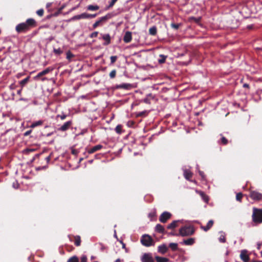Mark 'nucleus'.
Wrapping results in <instances>:
<instances>
[{"mask_svg": "<svg viewBox=\"0 0 262 262\" xmlns=\"http://www.w3.org/2000/svg\"><path fill=\"white\" fill-rule=\"evenodd\" d=\"M116 74H117V71L115 69L113 70L110 73V74H109L110 78L113 79V78H115V77L116 76Z\"/></svg>", "mask_w": 262, "mask_h": 262, "instance_id": "nucleus-33", "label": "nucleus"}, {"mask_svg": "<svg viewBox=\"0 0 262 262\" xmlns=\"http://www.w3.org/2000/svg\"><path fill=\"white\" fill-rule=\"evenodd\" d=\"M146 114V112L143 111V112H139V113H138L137 115V117H141V116H145Z\"/></svg>", "mask_w": 262, "mask_h": 262, "instance_id": "nucleus-47", "label": "nucleus"}, {"mask_svg": "<svg viewBox=\"0 0 262 262\" xmlns=\"http://www.w3.org/2000/svg\"><path fill=\"white\" fill-rule=\"evenodd\" d=\"M195 230L192 226H184L179 229V234L181 236H188L192 235L194 233Z\"/></svg>", "mask_w": 262, "mask_h": 262, "instance_id": "nucleus-3", "label": "nucleus"}, {"mask_svg": "<svg viewBox=\"0 0 262 262\" xmlns=\"http://www.w3.org/2000/svg\"><path fill=\"white\" fill-rule=\"evenodd\" d=\"M31 130H28V131L26 132L24 134V135H25V136H28V135H29L30 134V133H31Z\"/></svg>", "mask_w": 262, "mask_h": 262, "instance_id": "nucleus-59", "label": "nucleus"}, {"mask_svg": "<svg viewBox=\"0 0 262 262\" xmlns=\"http://www.w3.org/2000/svg\"><path fill=\"white\" fill-rule=\"evenodd\" d=\"M155 231L159 233L165 234L167 231L165 230L163 226L161 224H157L155 227Z\"/></svg>", "mask_w": 262, "mask_h": 262, "instance_id": "nucleus-13", "label": "nucleus"}, {"mask_svg": "<svg viewBox=\"0 0 262 262\" xmlns=\"http://www.w3.org/2000/svg\"><path fill=\"white\" fill-rule=\"evenodd\" d=\"M155 259L157 262H168L169 259L166 257H160L159 256H156L155 257Z\"/></svg>", "mask_w": 262, "mask_h": 262, "instance_id": "nucleus-23", "label": "nucleus"}, {"mask_svg": "<svg viewBox=\"0 0 262 262\" xmlns=\"http://www.w3.org/2000/svg\"><path fill=\"white\" fill-rule=\"evenodd\" d=\"M252 221L256 224L262 223V209L253 208Z\"/></svg>", "mask_w": 262, "mask_h": 262, "instance_id": "nucleus-2", "label": "nucleus"}, {"mask_svg": "<svg viewBox=\"0 0 262 262\" xmlns=\"http://www.w3.org/2000/svg\"><path fill=\"white\" fill-rule=\"evenodd\" d=\"M50 160H51V156H48L46 158V160L47 161V163L49 162Z\"/></svg>", "mask_w": 262, "mask_h": 262, "instance_id": "nucleus-56", "label": "nucleus"}, {"mask_svg": "<svg viewBox=\"0 0 262 262\" xmlns=\"http://www.w3.org/2000/svg\"><path fill=\"white\" fill-rule=\"evenodd\" d=\"M243 196V193L241 192H239L236 194V199L237 201L241 202Z\"/></svg>", "mask_w": 262, "mask_h": 262, "instance_id": "nucleus-35", "label": "nucleus"}, {"mask_svg": "<svg viewBox=\"0 0 262 262\" xmlns=\"http://www.w3.org/2000/svg\"><path fill=\"white\" fill-rule=\"evenodd\" d=\"M74 56V55L70 51L67 52V59L69 60H70Z\"/></svg>", "mask_w": 262, "mask_h": 262, "instance_id": "nucleus-38", "label": "nucleus"}, {"mask_svg": "<svg viewBox=\"0 0 262 262\" xmlns=\"http://www.w3.org/2000/svg\"><path fill=\"white\" fill-rule=\"evenodd\" d=\"M81 262H87V257L85 255H83L81 257Z\"/></svg>", "mask_w": 262, "mask_h": 262, "instance_id": "nucleus-49", "label": "nucleus"}, {"mask_svg": "<svg viewBox=\"0 0 262 262\" xmlns=\"http://www.w3.org/2000/svg\"><path fill=\"white\" fill-rule=\"evenodd\" d=\"M171 214L168 212L165 211L163 212L159 217V221L162 223H165L170 219Z\"/></svg>", "mask_w": 262, "mask_h": 262, "instance_id": "nucleus-7", "label": "nucleus"}, {"mask_svg": "<svg viewBox=\"0 0 262 262\" xmlns=\"http://www.w3.org/2000/svg\"><path fill=\"white\" fill-rule=\"evenodd\" d=\"M63 8H64V6H62L61 7H60L59 9V12H61V11L63 10Z\"/></svg>", "mask_w": 262, "mask_h": 262, "instance_id": "nucleus-62", "label": "nucleus"}, {"mask_svg": "<svg viewBox=\"0 0 262 262\" xmlns=\"http://www.w3.org/2000/svg\"><path fill=\"white\" fill-rule=\"evenodd\" d=\"M111 59V64H113L117 60V56H112L110 57Z\"/></svg>", "mask_w": 262, "mask_h": 262, "instance_id": "nucleus-39", "label": "nucleus"}, {"mask_svg": "<svg viewBox=\"0 0 262 262\" xmlns=\"http://www.w3.org/2000/svg\"><path fill=\"white\" fill-rule=\"evenodd\" d=\"M16 85L14 83H12L10 85V88L11 90H14L16 88Z\"/></svg>", "mask_w": 262, "mask_h": 262, "instance_id": "nucleus-55", "label": "nucleus"}, {"mask_svg": "<svg viewBox=\"0 0 262 262\" xmlns=\"http://www.w3.org/2000/svg\"><path fill=\"white\" fill-rule=\"evenodd\" d=\"M118 0H112L109 4L108 8L112 7Z\"/></svg>", "mask_w": 262, "mask_h": 262, "instance_id": "nucleus-48", "label": "nucleus"}, {"mask_svg": "<svg viewBox=\"0 0 262 262\" xmlns=\"http://www.w3.org/2000/svg\"><path fill=\"white\" fill-rule=\"evenodd\" d=\"M99 9V7L97 5H89L87 7V9L90 11H96Z\"/></svg>", "mask_w": 262, "mask_h": 262, "instance_id": "nucleus-28", "label": "nucleus"}, {"mask_svg": "<svg viewBox=\"0 0 262 262\" xmlns=\"http://www.w3.org/2000/svg\"><path fill=\"white\" fill-rule=\"evenodd\" d=\"M169 247L172 249V250L176 251L178 249V244L177 243H171L169 244Z\"/></svg>", "mask_w": 262, "mask_h": 262, "instance_id": "nucleus-32", "label": "nucleus"}, {"mask_svg": "<svg viewBox=\"0 0 262 262\" xmlns=\"http://www.w3.org/2000/svg\"><path fill=\"white\" fill-rule=\"evenodd\" d=\"M111 18V15L107 14L105 16L100 17L98 20H97L93 25V28L95 29L98 26L101 25L102 23L105 22L107 20Z\"/></svg>", "mask_w": 262, "mask_h": 262, "instance_id": "nucleus-6", "label": "nucleus"}, {"mask_svg": "<svg viewBox=\"0 0 262 262\" xmlns=\"http://www.w3.org/2000/svg\"><path fill=\"white\" fill-rule=\"evenodd\" d=\"M214 224V222L213 220H211L209 221V222L207 223V225L205 226H201V228L203 229L205 231H207L209 229H211V228L213 226Z\"/></svg>", "mask_w": 262, "mask_h": 262, "instance_id": "nucleus-14", "label": "nucleus"}, {"mask_svg": "<svg viewBox=\"0 0 262 262\" xmlns=\"http://www.w3.org/2000/svg\"><path fill=\"white\" fill-rule=\"evenodd\" d=\"M30 77L28 76L26 78L19 81V84L23 87L29 80Z\"/></svg>", "mask_w": 262, "mask_h": 262, "instance_id": "nucleus-30", "label": "nucleus"}, {"mask_svg": "<svg viewBox=\"0 0 262 262\" xmlns=\"http://www.w3.org/2000/svg\"><path fill=\"white\" fill-rule=\"evenodd\" d=\"M220 241L222 243H225L226 242L225 237L224 236H221L220 238Z\"/></svg>", "mask_w": 262, "mask_h": 262, "instance_id": "nucleus-53", "label": "nucleus"}, {"mask_svg": "<svg viewBox=\"0 0 262 262\" xmlns=\"http://www.w3.org/2000/svg\"><path fill=\"white\" fill-rule=\"evenodd\" d=\"M250 197L253 200L259 201L262 199V194L256 191H251Z\"/></svg>", "mask_w": 262, "mask_h": 262, "instance_id": "nucleus-8", "label": "nucleus"}, {"mask_svg": "<svg viewBox=\"0 0 262 262\" xmlns=\"http://www.w3.org/2000/svg\"><path fill=\"white\" fill-rule=\"evenodd\" d=\"M74 237L75 239V242H74L75 245L77 247L80 246L81 245V242L80 236L79 235H76V236H74Z\"/></svg>", "mask_w": 262, "mask_h": 262, "instance_id": "nucleus-25", "label": "nucleus"}, {"mask_svg": "<svg viewBox=\"0 0 262 262\" xmlns=\"http://www.w3.org/2000/svg\"><path fill=\"white\" fill-rule=\"evenodd\" d=\"M243 87L245 88L249 89V85L248 83H244L243 84Z\"/></svg>", "mask_w": 262, "mask_h": 262, "instance_id": "nucleus-58", "label": "nucleus"}, {"mask_svg": "<svg viewBox=\"0 0 262 262\" xmlns=\"http://www.w3.org/2000/svg\"><path fill=\"white\" fill-rule=\"evenodd\" d=\"M80 19H85V13H83L79 15H75L71 18L72 20H75Z\"/></svg>", "mask_w": 262, "mask_h": 262, "instance_id": "nucleus-26", "label": "nucleus"}, {"mask_svg": "<svg viewBox=\"0 0 262 262\" xmlns=\"http://www.w3.org/2000/svg\"><path fill=\"white\" fill-rule=\"evenodd\" d=\"M43 121L42 120H38L37 121L33 122L31 125V127L34 128L38 126L42 125L43 124Z\"/></svg>", "mask_w": 262, "mask_h": 262, "instance_id": "nucleus-27", "label": "nucleus"}, {"mask_svg": "<svg viewBox=\"0 0 262 262\" xmlns=\"http://www.w3.org/2000/svg\"><path fill=\"white\" fill-rule=\"evenodd\" d=\"M199 174L201 176L203 179H205V174L203 171H199Z\"/></svg>", "mask_w": 262, "mask_h": 262, "instance_id": "nucleus-54", "label": "nucleus"}, {"mask_svg": "<svg viewBox=\"0 0 262 262\" xmlns=\"http://www.w3.org/2000/svg\"><path fill=\"white\" fill-rule=\"evenodd\" d=\"M46 168V167H45V166H43V167H40V166H39V167H36V169L37 170H41V169H44V168Z\"/></svg>", "mask_w": 262, "mask_h": 262, "instance_id": "nucleus-57", "label": "nucleus"}, {"mask_svg": "<svg viewBox=\"0 0 262 262\" xmlns=\"http://www.w3.org/2000/svg\"><path fill=\"white\" fill-rule=\"evenodd\" d=\"M120 259L119 258H118L115 261V262H120Z\"/></svg>", "mask_w": 262, "mask_h": 262, "instance_id": "nucleus-64", "label": "nucleus"}, {"mask_svg": "<svg viewBox=\"0 0 262 262\" xmlns=\"http://www.w3.org/2000/svg\"><path fill=\"white\" fill-rule=\"evenodd\" d=\"M57 117H59L62 120H63L66 118L67 115L64 114L61 115H58Z\"/></svg>", "mask_w": 262, "mask_h": 262, "instance_id": "nucleus-50", "label": "nucleus"}, {"mask_svg": "<svg viewBox=\"0 0 262 262\" xmlns=\"http://www.w3.org/2000/svg\"><path fill=\"white\" fill-rule=\"evenodd\" d=\"M71 152L73 155L76 156L78 154V151L76 149H72Z\"/></svg>", "mask_w": 262, "mask_h": 262, "instance_id": "nucleus-51", "label": "nucleus"}, {"mask_svg": "<svg viewBox=\"0 0 262 262\" xmlns=\"http://www.w3.org/2000/svg\"><path fill=\"white\" fill-rule=\"evenodd\" d=\"M146 96L149 98L150 101H151V100H152L155 98V96H153L151 94H149Z\"/></svg>", "mask_w": 262, "mask_h": 262, "instance_id": "nucleus-52", "label": "nucleus"}, {"mask_svg": "<svg viewBox=\"0 0 262 262\" xmlns=\"http://www.w3.org/2000/svg\"><path fill=\"white\" fill-rule=\"evenodd\" d=\"M117 88L118 89L129 90L132 88V85L129 83H122L117 85Z\"/></svg>", "mask_w": 262, "mask_h": 262, "instance_id": "nucleus-19", "label": "nucleus"}, {"mask_svg": "<svg viewBox=\"0 0 262 262\" xmlns=\"http://www.w3.org/2000/svg\"><path fill=\"white\" fill-rule=\"evenodd\" d=\"M198 192L200 195V196L202 197V198L204 200V201L206 203H208V202L209 201L208 196L203 191H199Z\"/></svg>", "mask_w": 262, "mask_h": 262, "instance_id": "nucleus-21", "label": "nucleus"}, {"mask_svg": "<svg viewBox=\"0 0 262 262\" xmlns=\"http://www.w3.org/2000/svg\"><path fill=\"white\" fill-rule=\"evenodd\" d=\"M54 52L56 54L60 55V54H61L62 53V51L60 48L54 49Z\"/></svg>", "mask_w": 262, "mask_h": 262, "instance_id": "nucleus-44", "label": "nucleus"}, {"mask_svg": "<svg viewBox=\"0 0 262 262\" xmlns=\"http://www.w3.org/2000/svg\"><path fill=\"white\" fill-rule=\"evenodd\" d=\"M72 124V121H67L65 122L60 128H59L58 130L62 132L66 131L70 128Z\"/></svg>", "mask_w": 262, "mask_h": 262, "instance_id": "nucleus-10", "label": "nucleus"}, {"mask_svg": "<svg viewBox=\"0 0 262 262\" xmlns=\"http://www.w3.org/2000/svg\"><path fill=\"white\" fill-rule=\"evenodd\" d=\"M191 19H194L196 22H199L200 20V18H196L195 17H192Z\"/></svg>", "mask_w": 262, "mask_h": 262, "instance_id": "nucleus-60", "label": "nucleus"}, {"mask_svg": "<svg viewBox=\"0 0 262 262\" xmlns=\"http://www.w3.org/2000/svg\"><path fill=\"white\" fill-rule=\"evenodd\" d=\"M194 243V239L193 238H189L183 241V244L186 245H192Z\"/></svg>", "mask_w": 262, "mask_h": 262, "instance_id": "nucleus-22", "label": "nucleus"}, {"mask_svg": "<svg viewBox=\"0 0 262 262\" xmlns=\"http://www.w3.org/2000/svg\"><path fill=\"white\" fill-rule=\"evenodd\" d=\"M167 250H168V248L166 247V246L165 245L160 246L158 247L159 252L162 254L165 253L167 251Z\"/></svg>", "mask_w": 262, "mask_h": 262, "instance_id": "nucleus-20", "label": "nucleus"}, {"mask_svg": "<svg viewBox=\"0 0 262 262\" xmlns=\"http://www.w3.org/2000/svg\"><path fill=\"white\" fill-rule=\"evenodd\" d=\"M135 124V122L132 120H129L127 122V125L129 127H134Z\"/></svg>", "mask_w": 262, "mask_h": 262, "instance_id": "nucleus-41", "label": "nucleus"}, {"mask_svg": "<svg viewBox=\"0 0 262 262\" xmlns=\"http://www.w3.org/2000/svg\"><path fill=\"white\" fill-rule=\"evenodd\" d=\"M157 33V28L156 26H154L149 29V34L152 36H155Z\"/></svg>", "mask_w": 262, "mask_h": 262, "instance_id": "nucleus-24", "label": "nucleus"}, {"mask_svg": "<svg viewBox=\"0 0 262 262\" xmlns=\"http://www.w3.org/2000/svg\"><path fill=\"white\" fill-rule=\"evenodd\" d=\"M193 173L189 170H185L184 171V176L185 178L190 181V179L192 178Z\"/></svg>", "mask_w": 262, "mask_h": 262, "instance_id": "nucleus-17", "label": "nucleus"}, {"mask_svg": "<svg viewBox=\"0 0 262 262\" xmlns=\"http://www.w3.org/2000/svg\"><path fill=\"white\" fill-rule=\"evenodd\" d=\"M102 38L105 41L103 43L104 45L106 46L111 43V36L108 34L103 35Z\"/></svg>", "mask_w": 262, "mask_h": 262, "instance_id": "nucleus-18", "label": "nucleus"}, {"mask_svg": "<svg viewBox=\"0 0 262 262\" xmlns=\"http://www.w3.org/2000/svg\"><path fill=\"white\" fill-rule=\"evenodd\" d=\"M143 102L146 104H150L151 102L149 100V98L147 96L143 99Z\"/></svg>", "mask_w": 262, "mask_h": 262, "instance_id": "nucleus-45", "label": "nucleus"}, {"mask_svg": "<svg viewBox=\"0 0 262 262\" xmlns=\"http://www.w3.org/2000/svg\"><path fill=\"white\" fill-rule=\"evenodd\" d=\"M17 94L18 95H21V89L18 90V91H17Z\"/></svg>", "mask_w": 262, "mask_h": 262, "instance_id": "nucleus-61", "label": "nucleus"}, {"mask_svg": "<svg viewBox=\"0 0 262 262\" xmlns=\"http://www.w3.org/2000/svg\"><path fill=\"white\" fill-rule=\"evenodd\" d=\"M141 261L142 262H155L152 254L150 253H144L141 257Z\"/></svg>", "mask_w": 262, "mask_h": 262, "instance_id": "nucleus-9", "label": "nucleus"}, {"mask_svg": "<svg viewBox=\"0 0 262 262\" xmlns=\"http://www.w3.org/2000/svg\"><path fill=\"white\" fill-rule=\"evenodd\" d=\"M37 26V23L33 18H28L25 23L18 24L16 27V31L18 33L26 32L31 28H34Z\"/></svg>", "mask_w": 262, "mask_h": 262, "instance_id": "nucleus-1", "label": "nucleus"}, {"mask_svg": "<svg viewBox=\"0 0 262 262\" xmlns=\"http://www.w3.org/2000/svg\"><path fill=\"white\" fill-rule=\"evenodd\" d=\"M98 32L96 31V32H93L91 35H90V37L91 38H95V37H97L98 36Z\"/></svg>", "mask_w": 262, "mask_h": 262, "instance_id": "nucleus-46", "label": "nucleus"}, {"mask_svg": "<svg viewBox=\"0 0 262 262\" xmlns=\"http://www.w3.org/2000/svg\"><path fill=\"white\" fill-rule=\"evenodd\" d=\"M132 40V33L130 31H127L125 32L123 37V41L125 43H129Z\"/></svg>", "mask_w": 262, "mask_h": 262, "instance_id": "nucleus-11", "label": "nucleus"}, {"mask_svg": "<svg viewBox=\"0 0 262 262\" xmlns=\"http://www.w3.org/2000/svg\"><path fill=\"white\" fill-rule=\"evenodd\" d=\"M166 58V56L162 54L160 55V59H158V62L160 64L164 63L165 62Z\"/></svg>", "mask_w": 262, "mask_h": 262, "instance_id": "nucleus-29", "label": "nucleus"}, {"mask_svg": "<svg viewBox=\"0 0 262 262\" xmlns=\"http://www.w3.org/2000/svg\"><path fill=\"white\" fill-rule=\"evenodd\" d=\"M96 16H97V14H88V13H85V19L90 18H94Z\"/></svg>", "mask_w": 262, "mask_h": 262, "instance_id": "nucleus-36", "label": "nucleus"}, {"mask_svg": "<svg viewBox=\"0 0 262 262\" xmlns=\"http://www.w3.org/2000/svg\"><path fill=\"white\" fill-rule=\"evenodd\" d=\"M67 262H79L78 257L76 256H73L70 257Z\"/></svg>", "mask_w": 262, "mask_h": 262, "instance_id": "nucleus-31", "label": "nucleus"}, {"mask_svg": "<svg viewBox=\"0 0 262 262\" xmlns=\"http://www.w3.org/2000/svg\"><path fill=\"white\" fill-rule=\"evenodd\" d=\"M141 244L146 247H149L154 245V242L152 237L147 234L143 235L141 238Z\"/></svg>", "mask_w": 262, "mask_h": 262, "instance_id": "nucleus-5", "label": "nucleus"}, {"mask_svg": "<svg viewBox=\"0 0 262 262\" xmlns=\"http://www.w3.org/2000/svg\"><path fill=\"white\" fill-rule=\"evenodd\" d=\"M103 147L102 145L100 144L97 145L92 148H91L88 151L89 154H93L97 150H100Z\"/></svg>", "mask_w": 262, "mask_h": 262, "instance_id": "nucleus-16", "label": "nucleus"}, {"mask_svg": "<svg viewBox=\"0 0 262 262\" xmlns=\"http://www.w3.org/2000/svg\"><path fill=\"white\" fill-rule=\"evenodd\" d=\"M34 150V149H27V151H30H30H33Z\"/></svg>", "mask_w": 262, "mask_h": 262, "instance_id": "nucleus-63", "label": "nucleus"}, {"mask_svg": "<svg viewBox=\"0 0 262 262\" xmlns=\"http://www.w3.org/2000/svg\"><path fill=\"white\" fill-rule=\"evenodd\" d=\"M44 13V10L42 9H40L36 11V14L39 16H42Z\"/></svg>", "mask_w": 262, "mask_h": 262, "instance_id": "nucleus-42", "label": "nucleus"}, {"mask_svg": "<svg viewBox=\"0 0 262 262\" xmlns=\"http://www.w3.org/2000/svg\"><path fill=\"white\" fill-rule=\"evenodd\" d=\"M54 69V68L53 67H48L46 68L45 70H43L42 71L38 73L37 75L34 77V79L35 80L40 79L41 81H44L47 80V78L46 77H43V76L53 71Z\"/></svg>", "mask_w": 262, "mask_h": 262, "instance_id": "nucleus-4", "label": "nucleus"}, {"mask_svg": "<svg viewBox=\"0 0 262 262\" xmlns=\"http://www.w3.org/2000/svg\"><path fill=\"white\" fill-rule=\"evenodd\" d=\"M115 131L118 134H121L122 132V126L118 125L115 128Z\"/></svg>", "mask_w": 262, "mask_h": 262, "instance_id": "nucleus-37", "label": "nucleus"}, {"mask_svg": "<svg viewBox=\"0 0 262 262\" xmlns=\"http://www.w3.org/2000/svg\"><path fill=\"white\" fill-rule=\"evenodd\" d=\"M181 26V24L171 23L170 24L171 27L175 30H178Z\"/></svg>", "mask_w": 262, "mask_h": 262, "instance_id": "nucleus-34", "label": "nucleus"}, {"mask_svg": "<svg viewBox=\"0 0 262 262\" xmlns=\"http://www.w3.org/2000/svg\"><path fill=\"white\" fill-rule=\"evenodd\" d=\"M165 234H167L168 236H180V235L179 234V233H175L172 231L170 232H167V233H166Z\"/></svg>", "mask_w": 262, "mask_h": 262, "instance_id": "nucleus-43", "label": "nucleus"}, {"mask_svg": "<svg viewBox=\"0 0 262 262\" xmlns=\"http://www.w3.org/2000/svg\"><path fill=\"white\" fill-rule=\"evenodd\" d=\"M240 257L244 262H248L249 261V256L247 254V251L246 250L241 251Z\"/></svg>", "mask_w": 262, "mask_h": 262, "instance_id": "nucleus-12", "label": "nucleus"}, {"mask_svg": "<svg viewBox=\"0 0 262 262\" xmlns=\"http://www.w3.org/2000/svg\"><path fill=\"white\" fill-rule=\"evenodd\" d=\"M179 222L180 221L179 220L173 221L170 224L167 225V229L171 230L174 229L176 227H178Z\"/></svg>", "mask_w": 262, "mask_h": 262, "instance_id": "nucleus-15", "label": "nucleus"}, {"mask_svg": "<svg viewBox=\"0 0 262 262\" xmlns=\"http://www.w3.org/2000/svg\"><path fill=\"white\" fill-rule=\"evenodd\" d=\"M221 143L223 145H226L228 143V140L225 137H222L221 139Z\"/></svg>", "mask_w": 262, "mask_h": 262, "instance_id": "nucleus-40", "label": "nucleus"}]
</instances>
